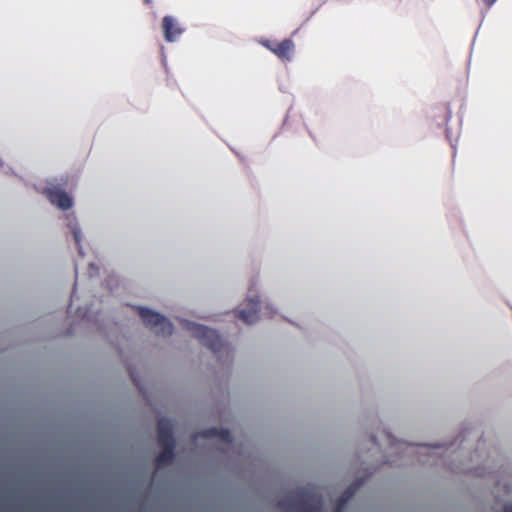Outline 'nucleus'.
Segmentation results:
<instances>
[{"instance_id":"obj_1","label":"nucleus","mask_w":512,"mask_h":512,"mask_svg":"<svg viewBox=\"0 0 512 512\" xmlns=\"http://www.w3.org/2000/svg\"><path fill=\"white\" fill-rule=\"evenodd\" d=\"M140 316L146 325L154 327L157 333L161 334H170L171 333V325L170 323L158 313L141 308Z\"/></svg>"},{"instance_id":"obj_2","label":"nucleus","mask_w":512,"mask_h":512,"mask_svg":"<svg viewBox=\"0 0 512 512\" xmlns=\"http://www.w3.org/2000/svg\"><path fill=\"white\" fill-rule=\"evenodd\" d=\"M42 194L60 209H64V188L61 184L48 183L41 189Z\"/></svg>"},{"instance_id":"obj_3","label":"nucleus","mask_w":512,"mask_h":512,"mask_svg":"<svg viewBox=\"0 0 512 512\" xmlns=\"http://www.w3.org/2000/svg\"><path fill=\"white\" fill-rule=\"evenodd\" d=\"M163 28H164L165 38L169 42L174 41L176 39V37L181 34V29H179L177 27L175 19L170 16H166L164 18Z\"/></svg>"},{"instance_id":"obj_4","label":"nucleus","mask_w":512,"mask_h":512,"mask_svg":"<svg viewBox=\"0 0 512 512\" xmlns=\"http://www.w3.org/2000/svg\"><path fill=\"white\" fill-rule=\"evenodd\" d=\"M293 47L292 41L285 40L277 49H273V52L280 58L288 59Z\"/></svg>"},{"instance_id":"obj_5","label":"nucleus","mask_w":512,"mask_h":512,"mask_svg":"<svg viewBox=\"0 0 512 512\" xmlns=\"http://www.w3.org/2000/svg\"><path fill=\"white\" fill-rule=\"evenodd\" d=\"M241 317L246 321V322H252L254 320L253 317H248L245 313H241Z\"/></svg>"},{"instance_id":"obj_6","label":"nucleus","mask_w":512,"mask_h":512,"mask_svg":"<svg viewBox=\"0 0 512 512\" xmlns=\"http://www.w3.org/2000/svg\"><path fill=\"white\" fill-rule=\"evenodd\" d=\"M496 0H485V2L488 4V5H492L495 3Z\"/></svg>"},{"instance_id":"obj_7","label":"nucleus","mask_w":512,"mask_h":512,"mask_svg":"<svg viewBox=\"0 0 512 512\" xmlns=\"http://www.w3.org/2000/svg\"><path fill=\"white\" fill-rule=\"evenodd\" d=\"M70 205H71V204L69 203L68 199L66 198V204H65L66 209H67Z\"/></svg>"},{"instance_id":"obj_8","label":"nucleus","mask_w":512,"mask_h":512,"mask_svg":"<svg viewBox=\"0 0 512 512\" xmlns=\"http://www.w3.org/2000/svg\"><path fill=\"white\" fill-rule=\"evenodd\" d=\"M506 512H512V507L511 508H507Z\"/></svg>"}]
</instances>
